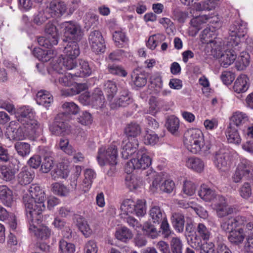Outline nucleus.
Listing matches in <instances>:
<instances>
[{"mask_svg":"<svg viewBox=\"0 0 253 253\" xmlns=\"http://www.w3.org/2000/svg\"><path fill=\"white\" fill-rule=\"evenodd\" d=\"M30 196L25 195L23 197L27 217L30 220L32 215L37 213H42L45 210V207L43 202L46 197L44 191L37 184H32L29 188Z\"/></svg>","mask_w":253,"mask_h":253,"instance_id":"obj_1","label":"nucleus"},{"mask_svg":"<svg viewBox=\"0 0 253 253\" xmlns=\"http://www.w3.org/2000/svg\"><path fill=\"white\" fill-rule=\"evenodd\" d=\"M184 144L188 151L193 154L200 151L205 154L210 153L209 145H204V139L202 132L199 129H190L184 134Z\"/></svg>","mask_w":253,"mask_h":253,"instance_id":"obj_2","label":"nucleus"},{"mask_svg":"<svg viewBox=\"0 0 253 253\" xmlns=\"http://www.w3.org/2000/svg\"><path fill=\"white\" fill-rule=\"evenodd\" d=\"M247 24L241 19L235 20L231 23L228 29L229 36L226 42L227 46L235 47L239 50L241 43V38H243L247 33Z\"/></svg>","mask_w":253,"mask_h":253,"instance_id":"obj_3","label":"nucleus"},{"mask_svg":"<svg viewBox=\"0 0 253 253\" xmlns=\"http://www.w3.org/2000/svg\"><path fill=\"white\" fill-rule=\"evenodd\" d=\"M27 218L30 231L33 233L37 238L45 240L50 237L51 231L49 228L40 224L42 219V213H37L32 215L31 220L29 217H27Z\"/></svg>","mask_w":253,"mask_h":253,"instance_id":"obj_4","label":"nucleus"},{"mask_svg":"<svg viewBox=\"0 0 253 253\" xmlns=\"http://www.w3.org/2000/svg\"><path fill=\"white\" fill-rule=\"evenodd\" d=\"M61 28L64 29V34L66 40L63 41L67 42L68 40L71 41H80L83 36V32L81 26L72 21H66L60 25Z\"/></svg>","mask_w":253,"mask_h":253,"instance_id":"obj_5","label":"nucleus"},{"mask_svg":"<svg viewBox=\"0 0 253 253\" xmlns=\"http://www.w3.org/2000/svg\"><path fill=\"white\" fill-rule=\"evenodd\" d=\"M232 178L235 183L241 182L243 178L253 179V165L247 160H242L238 164Z\"/></svg>","mask_w":253,"mask_h":253,"instance_id":"obj_6","label":"nucleus"},{"mask_svg":"<svg viewBox=\"0 0 253 253\" xmlns=\"http://www.w3.org/2000/svg\"><path fill=\"white\" fill-rule=\"evenodd\" d=\"M118 151L115 145H111L105 149L100 148L98 152L97 159L100 166H105L107 163L117 164Z\"/></svg>","mask_w":253,"mask_h":253,"instance_id":"obj_7","label":"nucleus"},{"mask_svg":"<svg viewBox=\"0 0 253 253\" xmlns=\"http://www.w3.org/2000/svg\"><path fill=\"white\" fill-rule=\"evenodd\" d=\"M151 164V159L146 154V150L145 148H141L137 152V158L131 159L129 162H127L126 169L129 172L131 170L127 169L128 166H133L137 169H145L149 167Z\"/></svg>","mask_w":253,"mask_h":253,"instance_id":"obj_8","label":"nucleus"},{"mask_svg":"<svg viewBox=\"0 0 253 253\" xmlns=\"http://www.w3.org/2000/svg\"><path fill=\"white\" fill-rule=\"evenodd\" d=\"M88 41L93 52L99 54L105 50L104 40L100 32L94 30L90 32L88 36Z\"/></svg>","mask_w":253,"mask_h":253,"instance_id":"obj_9","label":"nucleus"},{"mask_svg":"<svg viewBox=\"0 0 253 253\" xmlns=\"http://www.w3.org/2000/svg\"><path fill=\"white\" fill-rule=\"evenodd\" d=\"M213 209L216 211L219 218H223L234 212L235 209L228 205L226 200L223 196H218L214 203Z\"/></svg>","mask_w":253,"mask_h":253,"instance_id":"obj_10","label":"nucleus"},{"mask_svg":"<svg viewBox=\"0 0 253 253\" xmlns=\"http://www.w3.org/2000/svg\"><path fill=\"white\" fill-rule=\"evenodd\" d=\"M65 113H60L55 118L54 121L50 126L49 130L52 134L62 135L68 128Z\"/></svg>","mask_w":253,"mask_h":253,"instance_id":"obj_11","label":"nucleus"},{"mask_svg":"<svg viewBox=\"0 0 253 253\" xmlns=\"http://www.w3.org/2000/svg\"><path fill=\"white\" fill-rule=\"evenodd\" d=\"M214 163L219 169L223 171L227 170L230 168L231 163L229 154L224 149H220L214 154Z\"/></svg>","mask_w":253,"mask_h":253,"instance_id":"obj_12","label":"nucleus"},{"mask_svg":"<svg viewBox=\"0 0 253 253\" xmlns=\"http://www.w3.org/2000/svg\"><path fill=\"white\" fill-rule=\"evenodd\" d=\"M76 58H72V57H68L66 56L65 58L60 59V62L56 63L53 65V69L59 74H63V68L70 70V73L75 72L77 68V63L76 60Z\"/></svg>","mask_w":253,"mask_h":253,"instance_id":"obj_13","label":"nucleus"},{"mask_svg":"<svg viewBox=\"0 0 253 253\" xmlns=\"http://www.w3.org/2000/svg\"><path fill=\"white\" fill-rule=\"evenodd\" d=\"M138 147V141L134 137H127L122 142V157L127 159L136 151Z\"/></svg>","mask_w":253,"mask_h":253,"instance_id":"obj_14","label":"nucleus"},{"mask_svg":"<svg viewBox=\"0 0 253 253\" xmlns=\"http://www.w3.org/2000/svg\"><path fill=\"white\" fill-rule=\"evenodd\" d=\"M67 6L65 3L59 0H52L46 8V11L53 17H59L66 11Z\"/></svg>","mask_w":253,"mask_h":253,"instance_id":"obj_15","label":"nucleus"},{"mask_svg":"<svg viewBox=\"0 0 253 253\" xmlns=\"http://www.w3.org/2000/svg\"><path fill=\"white\" fill-rule=\"evenodd\" d=\"M228 49H226L224 53H222L219 58V62L221 66L227 68L232 64L237 58V52L240 51L236 50L235 47L228 46Z\"/></svg>","mask_w":253,"mask_h":253,"instance_id":"obj_16","label":"nucleus"},{"mask_svg":"<svg viewBox=\"0 0 253 253\" xmlns=\"http://www.w3.org/2000/svg\"><path fill=\"white\" fill-rule=\"evenodd\" d=\"M198 195L204 201L206 202L212 201L213 203L215 202L218 196H222L217 194L214 190L206 185H203L201 186L200 189L198 191Z\"/></svg>","mask_w":253,"mask_h":253,"instance_id":"obj_17","label":"nucleus"},{"mask_svg":"<svg viewBox=\"0 0 253 253\" xmlns=\"http://www.w3.org/2000/svg\"><path fill=\"white\" fill-rule=\"evenodd\" d=\"M249 79L247 75H241L234 84L233 87L234 91L238 93L246 92L249 87Z\"/></svg>","mask_w":253,"mask_h":253,"instance_id":"obj_18","label":"nucleus"},{"mask_svg":"<svg viewBox=\"0 0 253 253\" xmlns=\"http://www.w3.org/2000/svg\"><path fill=\"white\" fill-rule=\"evenodd\" d=\"M74 73H71L72 76L77 77H88L91 74V69L90 68L88 63L83 60H80L79 65Z\"/></svg>","mask_w":253,"mask_h":253,"instance_id":"obj_19","label":"nucleus"},{"mask_svg":"<svg viewBox=\"0 0 253 253\" xmlns=\"http://www.w3.org/2000/svg\"><path fill=\"white\" fill-rule=\"evenodd\" d=\"M35 177V172L31 169L23 168L17 175L18 183L21 185L30 183Z\"/></svg>","mask_w":253,"mask_h":253,"instance_id":"obj_20","label":"nucleus"},{"mask_svg":"<svg viewBox=\"0 0 253 253\" xmlns=\"http://www.w3.org/2000/svg\"><path fill=\"white\" fill-rule=\"evenodd\" d=\"M133 99L130 93L126 87H122L120 91L119 97L116 101V105L119 107H125L132 103Z\"/></svg>","mask_w":253,"mask_h":253,"instance_id":"obj_21","label":"nucleus"},{"mask_svg":"<svg viewBox=\"0 0 253 253\" xmlns=\"http://www.w3.org/2000/svg\"><path fill=\"white\" fill-rule=\"evenodd\" d=\"M0 202L7 207L13 202L12 191L6 185H0Z\"/></svg>","mask_w":253,"mask_h":253,"instance_id":"obj_22","label":"nucleus"},{"mask_svg":"<svg viewBox=\"0 0 253 253\" xmlns=\"http://www.w3.org/2000/svg\"><path fill=\"white\" fill-rule=\"evenodd\" d=\"M21 124L26 135H33L36 134L37 130L39 128L38 122L32 118L27 120V121L23 120Z\"/></svg>","mask_w":253,"mask_h":253,"instance_id":"obj_23","label":"nucleus"},{"mask_svg":"<svg viewBox=\"0 0 253 253\" xmlns=\"http://www.w3.org/2000/svg\"><path fill=\"white\" fill-rule=\"evenodd\" d=\"M149 214L152 222L158 224L167 219V216L164 211L157 206L151 208Z\"/></svg>","mask_w":253,"mask_h":253,"instance_id":"obj_24","label":"nucleus"},{"mask_svg":"<svg viewBox=\"0 0 253 253\" xmlns=\"http://www.w3.org/2000/svg\"><path fill=\"white\" fill-rule=\"evenodd\" d=\"M53 100V96L51 93L45 90H41L37 93V103L41 105L47 107Z\"/></svg>","mask_w":253,"mask_h":253,"instance_id":"obj_25","label":"nucleus"},{"mask_svg":"<svg viewBox=\"0 0 253 253\" xmlns=\"http://www.w3.org/2000/svg\"><path fill=\"white\" fill-rule=\"evenodd\" d=\"M246 237L244 228H239L230 233L228 239L232 244L239 245L243 243Z\"/></svg>","mask_w":253,"mask_h":253,"instance_id":"obj_26","label":"nucleus"},{"mask_svg":"<svg viewBox=\"0 0 253 253\" xmlns=\"http://www.w3.org/2000/svg\"><path fill=\"white\" fill-rule=\"evenodd\" d=\"M115 237L118 240L126 243L133 237L131 231L126 226H122L116 229L115 234Z\"/></svg>","mask_w":253,"mask_h":253,"instance_id":"obj_27","label":"nucleus"},{"mask_svg":"<svg viewBox=\"0 0 253 253\" xmlns=\"http://www.w3.org/2000/svg\"><path fill=\"white\" fill-rule=\"evenodd\" d=\"M186 166L197 172H201L203 171L205 164L203 161L197 157L189 158L186 161Z\"/></svg>","mask_w":253,"mask_h":253,"instance_id":"obj_28","label":"nucleus"},{"mask_svg":"<svg viewBox=\"0 0 253 253\" xmlns=\"http://www.w3.org/2000/svg\"><path fill=\"white\" fill-rule=\"evenodd\" d=\"M95 172L91 169H87L84 172V179L80 189L83 193L87 192L90 188L92 180L95 177Z\"/></svg>","mask_w":253,"mask_h":253,"instance_id":"obj_29","label":"nucleus"},{"mask_svg":"<svg viewBox=\"0 0 253 253\" xmlns=\"http://www.w3.org/2000/svg\"><path fill=\"white\" fill-rule=\"evenodd\" d=\"M79 41H69L64 47V53L67 56L77 58L80 53L78 42Z\"/></svg>","mask_w":253,"mask_h":253,"instance_id":"obj_30","label":"nucleus"},{"mask_svg":"<svg viewBox=\"0 0 253 253\" xmlns=\"http://www.w3.org/2000/svg\"><path fill=\"white\" fill-rule=\"evenodd\" d=\"M6 135L10 140L22 139L26 135L22 126L16 128L11 126L7 128Z\"/></svg>","mask_w":253,"mask_h":253,"instance_id":"obj_31","label":"nucleus"},{"mask_svg":"<svg viewBox=\"0 0 253 253\" xmlns=\"http://www.w3.org/2000/svg\"><path fill=\"white\" fill-rule=\"evenodd\" d=\"M205 22V19L203 16H197L192 18L190 22L189 35L195 36L202 28L201 25Z\"/></svg>","mask_w":253,"mask_h":253,"instance_id":"obj_32","label":"nucleus"},{"mask_svg":"<svg viewBox=\"0 0 253 253\" xmlns=\"http://www.w3.org/2000/svg\"><path fill=\"white\" fill-rule=\"evenodd\" d=\"M171 220L175 230L179 233L182 232L185 222L184 215L179 212H174L172 215Z\"/></svg>","mask_w":253,"mask_h":253,"instance_id":"obj_33","label":"nucleus"},{"mask_svg":"<svg viewBox=\"0 0 253 253\" xmlns=\"http://www.w3.org/2000/svg\"><path fill=\"white\" fill-rule=\"evenodd\" d=\"M249 121L248 116L242 112L237 111L234 113L230 118L231 123L237 126H240Z\"/></svg>","mask_w":253,"mask_h":253,"instance_id":"obj_34","label":"nucleus"},{"mask_svg":"<svg viewBox=\"0 0 253 253\" xmlns=\"http://www.w3.org/2000/svg\"><path fill=\"white\" fill-rule=\"evenodd\" d=\"M135 202L130 199H126L124 200L121 206V210L122 216L129 214L135 213Z\"/></svg>","mask_w":253,"mask_h":253,"instance_id":"obj_35","label":"nucleus"},{"mask_svg":"<svg viewBox=\"0 0 253 253\" xmlns=\"http://www.w3.org/2000/svg\"><path fill=\"white\" fill-rule=\"evenodd\" d=\"M52 154V152L49 151L44 154L43 160L41 167V170L43 173L48 172L54 166Z\"/></svg>","mask_w":253,"mask_h":253,"instance_id":"obj_36","label":"nucleus"},{"mask_svg":"<svg viewBox=\"0 0 253 253\" xmlns=\"http://www.w3.org/2000/svg\"><path fill=\"white\" fill-rule=\"evenodd\" d=\"M220 227L221 230L226 233L229 234L234 230L237 227L233 219V216H229L223 219L220 222Z\"/></svg>","mask_w":253,"mask_h":253,"instance_id":"obj_37","label":"nucleus"},{"mask_svg":"<svg viewBox=\"0 0 253 253\" xmlns=\"http://www.w3.org/2000/svg\"><path fill=\"white\" fill-rule=\"evenodd\" d=\"M250 55L247 52H242L237 57L236 67L238 70H244L250 63Z\"/></svg>","mask_w":253,"mask_h":253,"instance_id":"obj_38","label":"nucleus"},{"mask_svg":"<svg viewBox=\"0 0 253 253\" xmlns=\"http://www.w3.org/2000/svg\"><path fill=\"white\" fill-rule=\"evenodd\" d=\"M195 234L196 237L206 241L209 240L211 236V229L201 223L198 224Z\"/></svg>","mask_w":253,"mask_h":253,"instance_id":"obj_39","label":"nucleus"},{"mask_svg":"<svg viewBox=\"0 0 253 253\" xmlns=\"http://www.w3.org/2000/svg\"><path fill=\"white\" fill-rule=\"evenodd\" d=\"M226 135L229 143L239 144L241 142V139L238 131L235 128H233L231 126L228 127Z\"/></svg>","mask_w":253,"mask_h":253,"instance_id":"obj_40","label":"nucleus"},{"mask_svg":"<svg viewBox=\"0 0 253 253\" xmlns=\"http://www.w3.org/2000/svg\"><path fill=\"white\" fill-rule=\"evenodd\" d=\"M44 31L46 34L51 36L53 44L56 45L58 43V33L55 25L52 23L48 22L45 25Z\"/></svg>","mask_w":253,"mask_h":253,"instance_id":"obj_41","label":"nucleus"},{"mask_svg":"<svg viewBox=\"0 0 253 253\" xmlns=\"http://www.w3.org/2000/svg\"><path fill=\"white\" fill-rule=\"evenodd\" d=\"M113 37L116 45L119 48L124 47L128 42V39L125 34L122 31H115L113 34Z\"/></svg>","mask_w":253,"mask_h":253,"instance_id":"obj_42","label":"nucleus"},{"mask_svg":"<svg viewBox=\"0 0 253 253\" xmlns=\"http://www.w3.org/2000/svg\"><path fill=\"white\" fill-rule=\"evenodd\" d=\"M125 132L127 137L136 138L141 133V128L136 123H131L126 127Z\"/></svg>","mask_w":253,"mask_h":253,"instance_id":"obj_43","label":"nucleus"},{"mask_svg":"<svg viewBox=\"0 0 253 253\" xmlns=\"http://www.w3.org/2000/svg\"><path fill=\"white\" fill-rule=\"evenodd\" d=\"M166 126L172 134H177L179 127V120L173 116H170L167 120Z\"/></svg>","mask_w":253,"mask_h":253,"instance_id":"obj_44","label":"nucleus"},{"mask_svg":"<svg viewBox=\"0 0 253 253\" xmlns=\"http://www.w3.org/2000/svg\"><path fill=\"white\" fill-rule=\"evenodd\" d=\"M104 89L109 99H112L117 91L116 83L110 80H108L104 83Z\"/></svg>","mask_w":253,"mask_h":253,"instance_id":"obj_45","label":"nucleus"},{"mask_svg":"<svg viewBox=\"0 0 253 253\" xmlns=\"http://www.w3.org/2000/svg\"><path fill=\"white\" fill-rule=\"evenodd\" d=\"M126 186L132 190L139 187L142 182L141 178L135 175H128L126 178Z\"/></svg>","mask_w":253,"mask_h":253,"instance_id":"obj_46","label":"nucleus"},{"mask_svg":"<svg viewBox=\"0 0 253 253\" xmlns=\"http://www.w3.org/2000/svg\"><path fill=\"white\" fill-rule=\"evenodd\" d=\"M52 192L56 195L60 196H67L68 195L69 189L64 184L56 182L52 185Z\"/></svg>","mask_w":253,"mask_h":253,"instance_id":"obj_47","label":"nucleus"},{"mask_svg":"<svg viewBox=\"0 0 253 253\" xmlns=\"http://www.w3.org/2000/svg\"><path fill=\"white\" fill-rule=\"evenodd\" d=\"M14 147L18 154L22 157L29 155L30 152V145L28 143L17 142Z\"/></svg>","mask_w":253,"mask_h":253,"instance_id":"obj_48","label":"nucleus"},{"mask_svg":"<svg viewBox=\"0 0 253 253\" xmlns=\"http://www.w3.org/2000/svg\"><path fill=\"white\" fill-rule=\"evenodd\" d=\"M2 178L6 181H10L15 178V171L9 167L2 166L0 169Z\"/></svg>","mask_w":253,"mask_h":253,"instance_id":"obj_49","label":"nucleus"},{"mask_svg":"<svg viewBox=\"0 0 253 253\" xmlns=\"http://www.w3.org/2000/svg\"><path fill=\"white\" fill-rule=\"evenodd\" d=\"M104 100V97L100 90H95L91 95V105L93 106H102Z\"/></svg>","mask_w":253,"mask_h":253,"instance_id":"obj_50","label":"nucleus"},{"mask_svg":"<svg viewBox=\"0 0 253 253\" xmlns=\"http://www.w3.org/2000/svg\"><path fill=\"white\" fill-rule=\"evenodd\" d=\"M60 253H74L75 246L71 243L62 239L59 243Z\"/></svg>","mask_w":253,"mask_h":253,"instance_id":"obj_51","label":"nucleus"},{"mask_svg":"<svg viewBox=\"0 0 253 253\" xmlns=\"http://www.w3.org/2000/svg\"><path fill=\"white\" fill-rule=\"evenodd\" d=\"M107 69L109 73L115 75L125 77L127 74L126 71L122 66L116 64H109Z\"/></svg>","mask_w":253,"mask_h":253,"instance_id":"obj_52","label":"nucleus"},{"mask_svg":"<svg viewBox=\"0 0 253 253\" xmlns=\"http://www.w3.org/2000/svg\"><path fill=\"white\" fill-rule=\"evenodd\" d=\"M60 149L66 154L71 155L75 152V150L69 144V140L68 139L61 138L59 143Z\"/></svg>","mask_w":253,"mask_h":253,"instance_id":"obj_53","label":"nucleus"},{"mask_svg":"<svg viewBox=\"0 0 253 253\" xmlns=\"http://www.w3.org/2000/svg\"><path fill=\"white\" fill-rule=\"evenodd\" d=\"M19 115L17 117L18 121L20 123H22V120L24 121L31 119L33 117V113L32 111L27 108L26 107H23L20 109L19 110Z\"/></svg>","mask_w":253,"mask_h":253,"instance_id":"obj_54","label":"nucleus"},{"mask_svg":"<svg viewBox=\"0 0 253 253\" xmlns=\"http://www.w3.org/2000/svg\"><path fill=\"white\" fill-rule=\"evenodd\" d=\"M214 0H207L204 2H200L196 4L197 10H211L214 8L216 4Z\"/></svg>","mask_w":253,"mask_h":253,"instance_id":"obj_55","label":"nucleus"},{"mask_svg":"<svg viewBox=\"0 0 253 253\" xmlns=\"http://www.w3.org/2000/svg\"><path fill=\"white\" fill-rule=\"evenodd\" d=\"M142 229L146 235L152 239L156 238L158 235L157 229L151 223L148 222L145 223Z\"/></svg>","mask_w":253,"mask_h":253,"instance_id":"obj_56","label":"nucleus"},{"mask_svg":"<svg viewBox=\"0 0 253 253\" xmlns=\"http://www.w3.org/2000/svg\"><path fill=\"white\" fill-rule=\"evenodd\" d=\"M124 221L126 223L128 226L135 230L139 229L141 227L140 223L134 217L130 215H126L122 216Z\"/></svg>","mask_w":253,"mask_h":253,"instance_id":"obj_57","label":"nucleus"},{"mask_svg":"<svg viewBox=\"0 0 253 253\" xmlns=\"http://www.w3.org/2000/svg\"><path fill=\"white\" fill-rule=\"evenodd\" d=\"M62 108L66 113L76 115L79 112V108L73 102H66L62 105Z\"/></svg>","mask_w":253,"mask_h":253,"instance_id":"obj_58","label":"nucleus"},{"mask_svg":"<svg viewBox=\"0 0 253 253\" xmlns=\"http://www.w3.org/2000/svg\"><path fill=\"white\" fill-rule=\"evenodd\" d=\"M196 185L192 181H185L183 184V191L187 196H192L195 193Z\"/></svg>","mask_w":253,"mask_h":253,"instance_id":"obj_59","label":"nucleus"},{"mask_svg":"<svg viewBox=\"0 0 253 253\" xmlns=\"http://www.w3.org/2000/svg\"><path fill=\"white\" fill-rule=\"evenodd\" d=\"M171 253H182V244L179 238H172L170 242Z\"/></svg>","mask_w":253,"mask_h":253,"instance_id":"obj_60","label":"nucleus"},{"mask_svg":"<svg viewBox=\"0 0 253 253\" xmlns=\"http://www.w3.org/2000/svg\"><path fill=\"white\" fill-rule=\"evenodd\" d=\"M159 140V137L158 135L153 132H149L148 131L145 134L144 137V142L147 145H154L156 144Z\"/></svg>","mask_w":253,"mask_h":253,"instance_id":"obj_61","label":"nucleus"},{"mask_svg":"<svg viewBox=\"0 0 253 253\" xmlns=\"http://www.w3.org/2000/svg\"><path fill=\"white\" fill-rule=\"evenodd\" d=\"M135 214L138 216H143L146 213V208L145 201L142 200H137L135 203Z\"/></svg>","mask_w":253,"mask_h":253,"instance_id":"obj_62","label":"nucleus"},{"mask_svg":"<svg viewBox=\"0 0 253 253\" xmlns=\"http://www.w3.org/2000/svg\"><path fill=\"white\" fill-rule=\"evenodd\" d=\"M164 38V36L160 34L154 35L150 37L147 42V46L151 49H154L159 43V40Z\"/></svg>","mask_w":253,"mask_h":253,"instance_id":"obj_63","label":"nucleus"},{"mask_svg":"<svg viewBox=\"0 0 253 253\" xmlns=\"http://www.w3.org/2000/svg\"><path fill=\"white\" fill-rule=\"evenodd\" d=\"M78 122L82 125L87 126L91 124L92 120L91 115L85 111L82 113L77 119Z\"/></svg>","mask_w":253,"mask_h":253,"instance_id":"obj_64","label":"nucleus"}]
</instances>
